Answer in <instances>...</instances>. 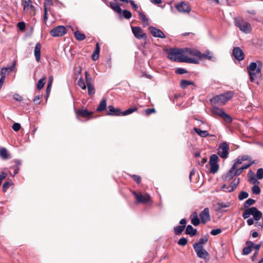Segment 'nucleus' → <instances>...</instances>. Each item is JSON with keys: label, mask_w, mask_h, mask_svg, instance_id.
<instances>
[{"label": "nucleus", "mask_w": 263, "mask_h": 263, "mask_svg": "<svg viewBox=\"0 0 263 263\" xmlns=\"http://www.w3.org/2000/svg\"><path fill=\"white\" fill-rule=\"evenodd\" d=\"M167 58L173 61L178 62L198 64L199 61L195 58H189L184 54L182 49H171L168 52Z\"/></svg>", "instance_id": "f257e3e1"}, {"label": "nucleus", "mask_w": 263, "mask_h": 263, "mask_svg": "<svg viewBox=\"0 0 263 263\" xmlns=\"http://www.w3.org/2000/svg\"><path fill=\"white\" fill-rule=\"evenodd\" d=\"M262 63L259 61H257L255 62H251L247 67L250 80L251 82L258 83V81L262 77Z\"/></svg>", "instance_id": "f03ea898"}, {"label": "nucleus", "mask_w": 263, "mask_h": 263, "mask_svg": "<svg viewBox=\"0 0 263 263\" xmlns=\"http://www.w3.org/2000/svg\"><path fill=\"white\" fill-rule=\"evenodd\" d=\"M234 93L232 91H228L225 93L217 95L211 99V103L214 105H223L233 97Z\"/></svg>", "instance_id": "7ed1b4c3"}, {"label": "nucleus", "mask_w": 263, "mask_h": 263, "mask_svg": "<svg viewBox=\"0 0 263 263\" xmlns=\"http://www.w3.org/2000/svg\"><path fill=\"white\" fill-rule=\"evenodd\" d=\"M234 23L240 31L245 33H249L251 31V26L250 23L242 18H235Z\"/></svg>", "instance_id": "20e7f679"}, {"label": "nucleus", "mask_w": 263, "mask_h": 263, "mask_svg": "<svg viewBox=\"0 0 263 263\" xmlns=\"http://www.w3.org/2000/svg\"><path fill=\"white\" fill-rule=\"evenodd\" d=\"M250 215H252L254 219L255 220L258 221L261 218L262 214V213L260 211L258 210L256 208L251 207L247 209L242 214V217L244 219H247Z\"/></svg>", "instance_id": "39448f33"}, {"label": "nucleus", "mask_w": 263, "mask_h": 263, "mask_svg": "<svg viewBox=\"0 0 263 263\" xmlns=\"http://www.w3.org/2000/svg\"><path fill=\"white\" fill-rule=\"evenodd\" d=\"M229 144L226 142H223L219 144L217 153L221 158L226 159L229 155Z\"/></svg>", "instance_id": "423d86ee"}, {"label": "nucleus", "mask_w": 263, "mask_h": 263, "mask_svg": "<svg viewBox=\"0 0 263 263\" xmlns=\"http://www.w3.org/2000/svg\"><path fill=\"white\" fill-rule=\"evenodd\" d=\"M193 246L199 258H206L209 256L208 252L203 248L202 246L198 243H194Z\"/></svg>", "instance_id": "0eeeda50"}, {"label": "nucleus", "mask_w": 263, "mask_h": 263, "mask_svg": "<svg viewBox=\"0 0 263 263\" xmlns=\"http://www.w3.org/2000/svg\"><path fill=\"white\" fill-rule=\"evenodd\" d=\"M67 32L66 28L63 26H58L51 30L50 35L54 37L62 36Z\"/></svg>", "instance_id": "6e6552de"}, {"label": "nucleus", "mask_w": 263, "mask_h": 263, "mask_svg": "<svg viewBox=\"0 0 263 263\" xmlns=\"http://www.w3.org/2000/svg\"><path fill=\"white\" fill-rule=\"evenodd\" d=\"M132 32L135 36L138 39H145L147 37L146 34L140 27H132Z\"/></svg>", "instance_id": "1a4fd4ad"}, {"label": "nucleus", "mask_w": 263, "mask_h": 263, "mask_svg": "<svg viewBox=\"0 0 263 263\" xmlns=\"http://www.w3.org/2000/svg\"><path fill=\"white\" fill-rule=\"evenodd\" d=\"M132 193L135 196L136 201L138 203H146L148 202L150 199V196L148 195L143 196L142 194H138L135 191H133Z\"/></svg>", "instance_id": "9d476101"}, {"label": "nucleus", "mask_w": 263, "mask_h": 263, "mask_svg": "<svg viewBox=\"0 0 263 263\" xmlns=\"http://www.w3.org/2000/svg\"><path fill=\"white\" fill-rule=\"evenodd\" d=\"M236 167L233 165L229 171L222 176V178L225 181H228L232 179L234 177L237 176L236 173Z\"/></svg>", "instance_id": "9b49d317"}, {"label": "nucleus", "mask_w": 263, "mask_h": 263, "mask_svg": "<svg viewBox=\"0 0 263 263\" xmlns=\"http://www.w3.org/2000/svg\"><path fill=\"white\" fill-rule=\"evenodd\" d=\"M198 54V58L200 60L208 59L212 61H215L216 60V58L213 55V54L208 50H207L204 53L199 52Z\"/></svg>", "instance_id": "f8f14e48"}, {"label": "nucleus", "mask_w": 263, "mask_h": 263, "mask_svg": "<svg viewBox=\"0 0 263 263\" xmlns=\"http://www.w3.org/2000/svg\"><path fill=\"white\" fill-rule=\"evenodd\" d=\"M149 30L151 34L156 37L164 39L166 37L164 33L160 29L152 26L149 27Z\"/></svg>", "instance_id": "ddd939ff"}, {"label": "nucleus", "mask_w": 263, "mask_h": 263, "mask_svg": "<svg viewBox=\"0 0 263 263\" xmlns=\"http://www.w3.org/2000/svg\"><path fill=\"white\" fill-rule=\"evenodd\" d=\"M201 222L205 224L206 222L210 220V215L209 210L208 208H205L199 215Z\"/></svg>", "instance_id": "4468645a"}, {"label": "nucleus", "mask_w": 263, "mask_h": 263, "mask_svg": "<svg viewBox=\"0 0 263 263\" xmlns=\"http://www.w3.org/2000/svg\"><path fill=\"white\" fill-rule=\"evenodd\" d=\"M176 8L182 13H189L191 11L190 7L184 2L178 3L176 5Z\"/></svg>", "instance_id": "2eb2a0df"}, {"label": "nucleus", "mask_w": 263, "mask_h": 263, "mask_svg": "<svg viewBox=\"0 0 263 263\" xmlns=\"http://www.w3.org/2000/svg\"><path fill=\"white\" fill-rule=\"evenodd\" d=\"M122 111H121L119 108H115L112 105H109L106 115L109 116H122Z\"/></svg>", "instance_id": "dca6fc26"}, {"label": "nucleus", "mask_w": 263, "mask_h": 263, "mask_svg": "<svg viewBox=\"0 0 263 263\" xmlns=\"http://www.w3.org/2000/svg\"><path fill=\"white\" fill-rule=\"evenodd\" d=\"M233 54L238 61H241L244 59V53L239 47H235L233 49Z\"/></svg>", "instance_id": "f3484780"}, {"label": "nucleus", "mask_w": 263, "mask_h": 263, "mask_svg": "<svg viewBox=\"0 0 263 263\" xmlns=\"http://www.w3.org/2000/svg\"><path fill=\"white\" fill-rule=\"evenodd\" d=\"M22 5L24 10L26 12H29L31 10L34 9V7L31 0H24L22 2Z\"/></svg>", "instance_id": "a211bd4d"}, {"label": "nucleus", "mask_w": 263, "mask_h": 263, "mask_svg": "<svg viewBox=\"0 0 263 263\" xmlns=\"http://www.w3.org/2000/svg\"><path fill=\"white\" fill-rule=\"evenodd\" d=\"M41 45L40 43H37L34 49V55L37 62H40L41 60Z\"/></svg>", "instance_id": "6ab92c4d"}, {"label": "nucleus", "mask_w": 263, "mask_h": 263, "mask_svg": "<svg viewBox=\"0 0 263 263\" xmlns=\"http://www.w3.org/2000/svg\"><path fill=\"white\" fill-rule=\"evenodd\" d=\"M246 244L247 246L245 247L242 250V254L245 255H248L251 252L252 248L254 246V243L251 241H247Z\"/></svg>", "instance_id": "aec40b11"}, {"label": "nucleus", "mask_w": 263, "mask_h": 263, "mask_svg": "<svg viewBox=\"0 0 263 263\" xmlns=\"http://www.w3.org/2000/svg\"><path fill=\"white\" fill-rule=\"evenodd\" d=\"M239 182V178H235L230 183L229 186L227 187V191L229 192H231L234 191L235 189H236L238 184Z\"/></svg>", "instance_id": "412c9836"}, {"label": "nucleus", "mask_w": 263, "mask_h": 263, "mask_svg": "<svg viewBox=\"0 0 263 263\" xmlns=\"http://www.w3.org/2000/svg\"><path fill=\"white\" fill-rule=\"evenodd\" d=\"M77 115L78 116H81L84 118H87L90 116H91L92 114V112L89 111L86 109H81L78 110L76 112Z\"/></svg>", "instance_id": "4be33fe9"}, {"label": "nucleus", "mask_w": 263, "mask_h": 263, "mask_svg": "<svg viewBox=\"0 0 263 263\" xmlns=\"http://www.w3.org/2000/svg\"><path fill=\"white\" fill-rule=\"evenodd\" d=\"M197 229H194L191 225H188L186 227V230H185V233L187 235H189L191 236H194L196 235L197 233Z\"/></svg>", "instance_id": "5701e85b"}, {"label": "nucleus", "mask_w": 263, "mask_h": 263, "mask_svg": "<svg viewBox=\"0 0 263 263\" xmlns=\"http://www.w3.org/2000/svg\"><path fill=\"white\" fill-rule=\"evenodd\" d=\"M14 67V65H12L9 67H3L1 69V76H3L6 78L7 74L12 71Z\"/></svg>", "instance_id": "b1692460"}, {"label": "nucleus", "mask_w": 263, "mask_h": 263, "mask_svg": "<svg viewBox=\"0 0 263 263\" xmlns=\"http://www.w3.org/2000/svg\"><path fill=\"white\" fill-rule=\"evenodd\" d=\"M110 7L111 8V9L115 11L116 12L121 14L122 12V9L120 6L115 2H110L109 3Z\"/></svg>", "instance_id": "393cba45"}, {"label": "nucleus", "mask_w": 263, "mask_h": 263, "mask_svg": "<svg viewBox=\"0 0 263 263\" xmlns=\"http://www.w3.org/2000/svg\"><path fill=\"white\" fill-rule=\"evenodd\" d=\"M184 53L188 54L192 56H195L198 58L199 51L195 49H191L189 48H186L183 49Z\"/></svg>", "instance_id": "a878e982"}, {"label": "nucleus", "mask_w": 263, "mask_h": 263, "mask_svg": "<svg viewBox=\"0 0 263 263\" xmlns=\"http://www.w3.org/2000/svg\"><path fill=\"white\" fill-rule=\"evenodd\" d=\"M193 129L201 137L204 138L209 135V133L206 130H202L197 127H194Z\"/></svg>", "instance_id": "bb28decb"}, {"label": "nucleus", "mask_w": 263, "mask_h": 263, "mask_svg": "<svg viewBox=\"0 0 263 263\" xmlns=\"http://www.w3.org/2000/svg\"><path fill=\"white\" fill-rule=\"evenodd\" d=\"M106 108V99H103L100 102L99 106L97 107L96 110L98 112L103 111Z\"/></svg>", "instance_id": "cd10ccee"}, {"label": "nucleus", "mask_w": 263, "mask_h": 263, "mask_svg": "<svg viewBox=\"0 0 263 263\" xmlns=\"http://www.w3.org/2000/svg\"><path fill=\"white\" fill-rule=\"evenodd\" d=\"M140 18L143 23L144 27H146L149 25L148 20L146 17V15L143 13L140 12L139 13Z\"/></svg>", "instance_id": "c85d7f7f"}, {"label": "nucleus", "mask_w": 263, "mask_h": 263, "mask_svg": "<svg viewBox=\"0 0 263 263\" xmlns=\"http://www.w3.org/2000/svg\"><path fill=\"white\" fill-rule=\"evenodd\" d=\"M76 39L79 41L84 40L86 36L84 34L80 32L79 31H76L74 33Z\"/></svg>", "instance_id": "c756f323"}, {"label": "nucleus", "mask_w": 263, "mask_h": 263, "mask_svg": "<svg viewBox=\"0 0 263 263\" xmlns=\"http://www.w3.org/2000/svg\"><path fill=\"white\" fill-rule=\"evenodd\" d=\"M0 156L4 159L9 158V154L6 148L3 147L0 149Z\"/></svg>", "instance_id": "7c9ffc66"}, {"label": "nucleus", "mask_w": 263, "mask_h": 263, "mask_svg": "<svg viewBox=\"0 0 263 263\" xmlns=\"http://www.w3.org/2000/svg\"><path fill=\"white\" fill-rule=\"evenodd\" d=\"M194 83L193 81L182 80L180 82V86L181 87V88L184 89L190 85H194Z\"/></svg>", "instance_id": "2f4dec72"}, {"label": "nucleus", "mask_w": 263, "mask_h": 263, "mask_svg": "<svg viewBox=\"0 0 263 263\" xmlns=\"http://www.w3.org/2000/svg\"><path fill=\"white\" fill-rule=\"evenodd\" d=\"M53 77L50 76L48 78V85L46 88V93L47 95H49V92L51 91V87L52 86V82H53Z\"/></svg>", "instance_id": "473e14b6"}, {"label": "nucleus", "mask_w": 263, "mask_h": 263, "mask_svg": "<svg viewBox=\"0 0 263 263\" xmlns=\"http://www.w3.org/2000/svg\"><path fill=\"white\" fill-rule=\"evenodd\" d=\"M46 77H44L39 80L36 85V87L39 90L41 89L44 87L46 82Z\"/></svg>", "instance_id": "72a5a7b5"}, {"label": "nucleus", "mask_w": 263, "mask_h": 263, "mask_svg": "<svg viewBox=\"0 0 263 263\" xmlns=\"http://www.w3.org/2000/svg\"><path fill=\"white\" fill-rule=\"evenodd\" d=\"M137 109L138 108L136 107L129 108L128 109L125 110L124 111H122V116H126L129 115L137 111Z\"/></svg>", "instance_id": "f704fd0d"}, {"label": "nucleus", "mask_w": 263, "mask_h": 263, "mask_svg": "<svg viewBox=\"0 0 263 263\" xmlns=\"http://www.w3.org/2000/svg\"><path fill=\"white\" fill-rule=\"evenodd\" d=\"M185 228V226H178L174 228L175 233L177 235H180Z\"/></svg>", "instance_id": "c9c22d12"}, {"label": "nucleus", "mask_w": 263, "mask_h": 263, "mask_svg": "<svg viewBox=\"0 0 263 263\" xmlns=\"http://www.w3.org/2000/svg\"><path fill=\"white\" fill-rule=\"evenodd\" d=\"M213 112L221 117L222 116L223 114L225 112L223 109L218 107H214L213 109Z\"/></svg>", "instance_id": "e433bc0d"}, {"label": "nucleus", "mask_w": 263, "mask_h": 263, "mask_svg": "<svg viewBox=\"0 0 263 263\" xmlns=\"http://www.w3.org/2000/svg\"><path fill=\"white\" fill-rule=\"evenodd\" d=\"M255 202V200L251 199V198H249L245 201V202L243 204V207H244V208L247 209V208H249L250 205H253Z\"/></svg>", "instance_id": "4c0bfd02"}, {"label": "nucleus", "mask_w": 263, "mask_h": 263, "mask_svg": "<svg viewBox=\"0 0 263 263\" xmlns=\"http://www.w3.org/2000/svg\"><path fill=\"white\" fill-rule=\"evenodd\" d=\"M218 160V157L216 155L213 154L210 157L209 163H210V164H217Z\"/></svg>", "instance_id": "58836bf2"}, {"label": "nucleus", "mask_w": 263, "mask_h": 263, "mask_svg": "<svg viewBox=\"0 0 263 263\" xmlns=\"http://www.w3.org/2000/svg\"><path fill=\"white\" fill-rule=\"evenodd\" d=\"M211 168L210 172L211 173L215 174L219 170V165L218 164H210Z\"/></svg>", "instance_id": "ea45409f"}, {"label": "nucleus", "mask_w": 263, "mask_h": 263, "mask_svg": "<svg viewBox=\"0 0 263 263\" xmlns=\"http://www.w3.org/2000/svg\"><path fill=\"white\" fill-rule=\"evenodd\" d=\"M221 118H222L224 121L227 123H230L232 122V118L226 112L223 114Z\"/></svg>", "instance_id": "a19ab883"}, {"label": "nucleus", "mask_w": 263, "mask_h": 263, "mask_svg": "<svg viewBox=\"0 0 263 263\" xmlns=\"http://www.w3.org/2000/svg\"><path fill=\"white\" fill-rule=\"evenodd\" d=\"M88 93L90 96H93L95 93V89L93 85L89 84L87 85Z\"/></svg>", "instance_id": "79ce46f5"}, {"label": "nucleus", "mask_w": 263, "mask_h": 263, "mask_svg": "<svg viewBox=\"0 0 263 263\" xmlns=\"http://www.w3.org/2000/svg\"><path fill=\"white\" fill-rule=\"evenodd\" d=\"M229 206V204L228 203L219 202L216 204V208L218 210H220L222 208H228Z\"/></svg>", "instance_id": "37998d69"}, {"label": "nucleus", "mask_w": 263, "mask_h": 263, "mask_svg": "<svg viewBox=\"0 0 263 263\" xmlns=\"http://www.w3.org/2000/svg\"><path fill=\"white\" fill-rule=\"evenodd\" d=\"M249 196V194L246 192L241 191L238 195V199L240 200H242L244 199L247 198Z\"/></svg>", "instance_id": "c03bdc74"}, {"label": "nucleus", "mask_w": 263, "mask_h": 263, "mask_svg": "<svg viewBox=\"0 0 263 263\" xmlns=\"http://www.w3.org/2000/svg\"><path fill=\"white\" fill-rule=\"evenodd\" d=\"M252 191L253 194L258 195L260 193V189L258 185H254L252 187Z\"/></svg>", "instance_id": "a18cd8bd"}, {"label": "nucleus", "mask_w": 263, "mask_h": 263, "mask_svg": "<svg viewBox=\"0 0 263 263\" xmlns=\"http://www.w3.org/2000/svg\"><path fill=\"white\" fill-rule=\"evenodd\" d=\"M123 14L124 17L126 19H129L132 16V13L127 10H124L123 11Z\"/></svg>", "instance_id": "49530a36"}, {"label": "nucleus", "mask_w": 263, "mask_h": 263, "mask_svg": "<svg viewBox=\"0 0 263 263\" xmlns=\"http://www.w3.org/2000/svg\"><path fill=\"white\" fill-rule=\"evenodd\" d=\"M187 243V240L184 237L181 238L178 241V244L181 246H185Z\"/></svg>", "instance_id": "de8ad7c7"}, {"label": "nucleus", "mask_w": 263, "mask_h": 263, "mask_svg": "<svg viewBox=\"0 0 263 263\" xmlns=\"http://www.w3.org/2000/svg\"><path fill=\"white\" fill-rule=\"evenodd\" d=\"M78 85L82 89H86V85L84 82V80L82 78H80L78 81Z\"/></svg>", "instance_id": "09e8293b"}, {"label": "nucleus", "mask_w": 263, "mask_h": 263, "mask_svg": "<svg viewBox=\"0 0 263 263\" xmlns=\"http://www.w3.org/2000/svg\"><path fill=\"white\" fill-rule=\"evenodd\" d=\"M256 177L258 179H261L263 178V168H259L256 173Z\"/></svg>", "instance_id": "8fccbe9b"}, {"label": "nucleus", "mask_w": 263, "mask_h": 263, "mask_svg": "<svg viewBox=\"0 0 263 263\" xmlns=\"http://www.w3.org/2000/svg\"><path fill=\"white\" fill-rule=\"evenodd\" d=\"M208 237L205 236L204 238H200L198 242H196L195 243H198V244H199V245L202 246L203 244L205 243L208 241Z\"/></svg>", "instance_id": "3c124183"}, {"label": "nucleus", "mask_w": 263, "mask_h": 263, "mask_svg": "<svg viewBox=\"0 0 263 263\" xmlns=\"http://www.w3.org/2000/svg\"><path fill=\"white\" fill-rule=\"evenodd\" d=\"M191 221L192 224L195 226H197L200 223V220L198 217H192Z\"/></svg>", "instance_id": "603ef678"}, {"label": "nucleus", "mask_w": 263, "mask_h": 263, "mask_svg": "<svg viewBox=\"0 0 263 263\" xmlns=\"http://www.w3.org/2000/svg\"><path fill=\"white\" fill-rule=\"evenodd\" d=\"M17 26L21 31H24L26 25L24 22H20L17 23Z\"/></svg>", "instance_id": "864d4df0"}, {"label": "nucleus", "mask_w": 263, "mask_h": 263, "mask_svg": "<svg viewBox=\"0 0 263 263\" xmlns=\"http://www.w3.org/2000/svg\"><path fill=\"white\" fill-rule=\"evenodd\" d=\"M44 21L46 23L48 20V11L50 10V8H44Z\"/></svg>", "instance_id": "5fc2aeb1"}, {"label": "nucleus", "mask_w": 263, "mask_h": 263, "mask_svg": "<svg viewBox=\"0 0 263 263\" xmlns=\"http://www.w3.org/2000/svg\"><path fill=\"white\" fill-rule=\"evenodd\" d=\"M222 232V230L220 229H213L211 231V234L212 235H217L219 234H220Z\"/></svg>", "instance_id": "6e6d98bb"}, {"label": "nucleus", "mask_w": 263, "mask_h": 263, "mask_svg": "<svg viewBox=\"0 0 263 263\" xmlns=\"http://www.w3.org/2000/svg\"><path fill=\"white\" fill-rule=\"evenodd\" d=\"M132 177L137 183L139 184L141 182V178L140 176L133 175Z\"/></svg>", "instance_id": "4d7b16f0"}, {"label": "nucleus", "mask_w": 263, "mask_h": 263, "mask_svg": "<svg viewBox=\"0 0 263 263\" xmlns=\"http://www.w3.org/2000/svg\"><path fill=\"white\" fill-rule=\"evenodd\" d=\"M13 98L16 101H18V102H21L22 100H23V98L22 96H21L20 95H19L17 93H15L13 96Z\"/></svg>", "instance_id": "13d9d810"}, {"label": "nucleus", "mask_w": 263, "mask_h": 263, "mask_svg": "<svg viewBox=\"0 0 263 263\" xmlns=\"http://www.w3.org/2000/svg\"><path fill=\"white\" fill-rule=\"evenodd\" d=\"M12 128L15 132L18 131L21 128V125L18 123H15L12 125Z\"/></svg>", "instance_id": "bf43d9fd"}, {"label": "nucleus", "mask_w": 263, "mask_h": 263, "mask_svg": "<svg viewBox=\"0 0 263 263\" xmlns=\"http://www.w3.org/2000/svg\"><path fill=\"white\" fill-rule=\"evenodd\" d=\"M187 72V71L182 68H179L176 70V73L179 74H182Z\"/></svg>", "instance_id": "052dcab7"}, {"label": "nucleus", "mask_w": 263, "mask_h": 263, "mask_svg": "<svg viewBox=\"0 0 263 263\" xmlns=\"http://www.w3.org/2000/svg\"><path fill=\"white\" fill-rule=\"evenodd\" d=\"M52 0H45V2L44 3V7L49 8V6L52 5Z\"/></svg>", "instance_id": "680f3d73"}, {"label": "nucleus", "mask_w": 263, "mask_h": 263, "mask_svg": "<svg viewBox=\"0 0 263 263\" xmlns=\"http://www.w3.org/2000/svg\"><path fill=\"white\" fill-rule=\"evenodd\" d=\"M42 96L37 95L35 96L33 100V102L36 104H39L40 103V100Z\"/></svg>", "instance_id": "e2e57ef3"}, {"label": "nucleus", "mask_w": 263, "mask_h": 263, "mask_svg": "<svg viewBox=\"0 0 263 263\" xmlns=\"http://www.w3.org/2000/svg\"><path fill=\"white\" fill-rule=\"evenodd\" d=\"M85 80L87 86L89 84H91V78L88 77V74L87 71H85Z\"/></svg>", "instance_id": "0e129e2a"}, {"label": "nucleus", "mask_w": 263, "mask_h": 263, "mask_svg": "<svg viewBox=\"0 0 263 263\" xmlns=\"http://www.w3.org/2000/svg\"><path fill=\"white\" fill-rule=\"evenodd\" d=\"M240 158L241 159V161H251V159L250 156L245 155L241 156Z\"/></svg>", "instance_id": "69168bd1"}, {"label": "nucleus", "mask_w": 263, "mask_h": 263, "mask_svg": "<svg viewBox=\"0 0 263 263\" xmlns=\"http://www.w3.org/2000/svg\"><path fill=\"white\" fill-rule=\"evenodd\" d=\"M10 186V183L7 181V182H5L3 185V190L4 191V192H6V190L9 187V186Z\"/></svg>", "instance_id": "338daca9"}, {"label": "nucleus", "mask_w": 263, "mask_h": 263, "mask_svg": "<svg viewBox=\"0 0 263 263\" xmlns=\"http://www.w3.org/2000/svg\"><path fill=\"white\" fill-rule=\"evenodd\" d=\"M145 111L147 115H149L153 113H155L156 112V110L155 108H147Z\"/></svg>", "instance_id": "774afa93"}]
</instances>
